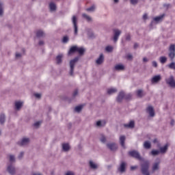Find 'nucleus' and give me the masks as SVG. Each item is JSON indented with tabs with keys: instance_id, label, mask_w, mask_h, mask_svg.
Returning <instances> with one entry per match:
<instances>
[{
	"instance_id": "9",
	"label": "nucleus",
	"mask_w": 175,
	"mask_h": 175,
	"mask_svg": "<svg viewBox=\"0 0 175 175\" xmlns=\"http://www.w3.org/2000/svg\"><path fill=\"white\" fill-rule=\"evenodd\" d=\"M29 138L28 137H23L21 139V141L18 142V146H21L22 147H25V146H28L29 144Z\"/></svg>"
},
{
	"instance_id": "23",
	"label": "nucleus",
	"mask_w": 175,
	"mask_h": 175,
	"mask_svg": "<svg viewBox=\"0 0 175 175\" xmlns=\"http://www.w3.org/2000/svg\"><path fill=\"white\" fill-rule=\"evenodd\" d=\"M115 70L120 71V70H124L125 69V66H124L122 64H116L114 66Z\"/></svg>"
},
{
	"instance_id": "6",
	"label": "nucleus",
	"mask_w": 175,
	"mask_h": 175,
	"mask_svg": "<svg viewBox=\"0 0 175 175\" xmlns=\"http://www.w3.org/2000/svg\"><path fill=\"white\" fill-rule=\"evenodd\" d=\"M72 23L74 28V33L75 35H77L79 27H77V17L76 16H72Z\"/></svg>"
},
{
	"instance_id": "52",
	"label": "nucleus",
	"mask_w": 175,
	"mask_h": 175,
	"mask_svg": "<svg viewBox=\"0 0 175 175\" xmlns=\"http://www.w3.org/2000/svg\"><path fill=\"white\" fill-rule=\"evenodd\" d=\"M65 175H75V173L73 172V171H67Z\"/></svg>"
},
{
	"instance_id": "25",
	"label": "nucleus",
	"mask_w": 175,
	"mask_h": 175,
	"mask_svg": "<svg viewBox=\"0 0 175 175\" xmlns=\"http://www.w3.org/2000/svg\"><path fill=\"white\" fill-rule=\"evenodd\" d=\"M82 17H83V18L86 20V21H88V23H91L92 21V18L91 16H90L89 15H88L87 14H83Z\"/></svg>"
},
{
	"instance_id": "17",
	"label": "nucleus",
	"mask_w": 175,
	"mask_h": 175,
	"mask_svg": "<svg viewBox=\"0 0 175 175\" xmlns=\"http://www.w3.org/2000/svg\"><path fill=\"white\" fill-rule=\"evenodd\" d=\"M129 155H131V157H133V158H136L137 159H142L140 154L136 150L129 152Z\"/></svg>"
},
{
	"instance_id": "27",
	"label": "nucleus",
	"mask_w": 175,
	"mask_h": 175,
	"mask_svg": "<svg viewBox=\"0 0 175 175\" xmlns=\"http://www.w3.org/2000/svg\"><path fill=\"white\" fill-rule=\"evenodd\" d=\"M62 58H64L63 54H60V55H57L56 57L57 64H62Z\"/></svg>"
},
{
	"instance_id": "62",
	"label": "nucleus",
	"mask_w": 175,
	"mask_h": 175,
	"mask_svg": "<svg viewBox=\"0 0 175 175\" xmlns=\"http://www.w3.org/2000/svg\"><path fill=\"white\" fill-rule=\"evenodd\" d=\"M136 169V167H131V170H135Z\"/></svg>"
},
{
	"instance_id": "44",
	"label": "nucleus",
	"mask_w": 175,
	"mask_h": 175,
	"mask_svg": "<svg viewBox=\"0 0 175 175\" xmlns=\"http://www.w3.org/2000/svg\"><path fill=\"white\" fill-rule=\"evenodd\" d=\"M5 122V115L2 114L0 116V124Z\"/></svg>"
},
{
	"instance_id": "15",
	"label": "nucleus",
	"mask_w": 175,
	"mask_h": 175,
	"mask_svg": "<svg viewBox=\"0 0 175 175\" xmlns=\"http://www.w3.org/2000/svg\"><path fill=\"white\" fill-rule=\"evenodd\" d=\"M169 148V144H166L163 146L159 148L160 154H166Z\"/></svg>"
},
{
	"instance_id": "54",
	"label": "nucleus",
	"mask_w": 175,
	"mask_h": 175,
	"mask_svg": "<svg viewBox=\"0 0 175 175\" xmlns=\"http://www.w3.org/2000/svg\"><path fill=\"white\" fill-rule=\"evenodd\" d=\"M79 94V91L78 90H75L73 92V96H77V95Z\"/></svg>"
},
{
	"instance_id": "5",
	"label": "nucleus",
	"mask_w": 175,
	"mask_h": 175,
	"mask_svg": "<svg viewBox=\"0 0 175 175\" xmlns=\"http://www.w3.org/2000/svg\"><path fill=\"white\" fill-rule=\"evenodd\" d=\"M161 80H162V76L161 75H157L152 77L150 82L152 84L155 85L159 83Z\"/></svg>"
},
{
	"instance_id": "57",
	"label": "nucleus",
	"mask_w": 175,
	"mask_h": 175,
	"mask_svg": "<svg viewBox=\"0 0 175 175\" xmlns=\"http://www.w3.org/2000/svg\"><path fill=\"white\" fill-rule=\"evenodd\" d=\"M39 46H43L44 44V42L43 40H40L38 42Z\"/></svg>"
},
{
	"instance_id": "58",
	"label": "nucleus",
	"mask_w": 175,
	"mask_h": 175,
	"mask_svg": "<svg viewBox=\"0 0 175 175\" xmlns=\"http://www.w3.org/2000/svg\"><path fill=\"white\" fill-rule=\"evenodd\" d=\"M143 61H144V62H148V59H147V57H144V58H143Z\"/></svg>"
},
{
	"instance_id": "22",
	"label": "nucleus",
	"mask_w": 175,
	"mask_h": 175,
	"mask_svg": "<svg viewBox=\"0 0 175 175\" xmlns=\"http://www.w3.org/2000/svg\"><path fill=\"white\" fill-rule=\"evenodd\" d=\"M126 167V163H125L124 162H122L118 168V170L119 172H120V173H124V172H125Z\"/></svg>"
},
{
	"instance_id": "14",
	"label": "nucleus",
	"mask_w": 175,
	"mask_h": 175,
	"mask_svg": "<svg viewBox=\"0 0 175 175\" xmlns=\"http://www.w3.org/2000/svg\"><path fill=\"white\" fill-rule=\"evenodd\" d=\"M161 164V160L157 159V161L153 163L152 165V172H157V170H159V165Z\"/></svg>"
},
{
	"instance_id": "31",
	"label": "nucleus",
	"mask_w": 175,
	"mask_h": 175,
	"mask_svg": "<svg viewBox=\"0 0 175 175\" xmlns=\"http://www.w3.org/2000/svg\"><path fill=\"white\" fill-rule=\"evenodd\" d=\"M36 36L37 38H43L44 36V32L42 30H38L36 31Z\"/></svg>"
},
{
	"instance_id": "45",
	"label": "nucleus",
	"mask_w": 175,
	"mask_h": 175,
	"mask_svg": "<svg viewBox=\"0 0 175 175\" xmlns=\"http://www.w3.org/2000/svg\"><path fill=\"white\" fill-rule=\"evenodd\" d=\"M15 57H16V59H19V58H21L23 57V53L16 52L15 54Z\"/></svg>"
},
{
	"instance_id": "47",
	"label": "nucleus",
	"mask_w": 175,
	"mask_h": 175,
	"mask_svg": "<svg viewBox=\"0 0 175 175\" xmlns=\"http://www.w3.org/2000/svg\"><path fill=\"white\" fill-rule=\"evenodd\" d=\"M33 96L35 98H36V99H40V98H42V94L40 93H35Z\"/></svg>"
},
{
	"instance_id": "42",
	"label": "nucleus",
	"mask_w": 175,
	"mask_h": 175,
	"mask_svg": "<svg viewBox=\"0 0 175 175\" xmlns=\"http://www.w3.org/2000/svg\"><path fill=\"white\" fill-rule=\"evenodd\" d=\"M166 61H167V58H166V57H160V62L161 64H165V62H166Z\"/></svg>"
},
{
	"instance_id": "56",
	"label": "nucleus",
	"mask_w": 175,
	"mask_h": 175,
	"mask_svg": "<svg viewBox=\"0 0 175 175\" xmlns=\"http://www.w3.org/2000/svg\"><path fill=\"white\" fill-rule=\"evenodd\" d=\"M147 18H148V16L147 15V14H145L143 15V20H147Z\"/></svg>"
},
{
	"instance_id": "55",
	"label": "nucleus",
	"mask_w": 175,
	"mask_h": 175,
	"mask_svg": "<svg viewBox=\"0 0 175 175\" xmlns=\"http://www.w3.org/2000/svg\"><path fill=\"white\" fill-rule=\"evenodd\" d=\"M126 58H127V59H132V58H133V57L132 56V55L129 54L126 55Z\"/></svg>"
},
{
	"instance_id": "18",
	"label": "nucleus",
	"mask_w": 175,
	"mask_h": 175,
	"mask_svg": "<svg viewBox=\"0 0 175 175\" xmlns=\"http://www.w3.org/2000/svg\"><path fill=\"white\" fill-rule=\"evenodd\" d=\"M106 125V120H98L96 122V126L98 128H102Z\"/></svg>"
},
{
	"instance_id": "24",
	"label": "nucleus",
	"mask_w": 175,
	"mask_h": 175,
	"mask_svg": "<svg viewBox=\"0 0 175 175\" xmlns=\"http://www.w3.org/2000/svg\"><path fill=\"white\" fill-rule=\"evenodd\" d=\"M163 17H165V14H163L162 15H160L159 16H156L153 18V21H155V23H161L162 20H163Z\"/></svg>"
},
{
	"instance_id": "53",
	"label": "nucleus",
	"mask_w": 175,
	"mask_h": 175,
	"mask_svg": "<svg viewBox=\"0 0 175 175\" xmlns=\"http://www.w3.org/2000/svg\"><path fill=\"white\" fill-rule=\"evenodd\" d=\"M152 66H154V68H157L158 67V63H157V62H155V61H153L152 62Z\"/></svg>"
},
{
	"instance_id": "51",
	"label": "nucleus",
	"mask_w": 175,
	"mask_h": 175,
	"mask_svg": "<svg viewBox=\"0 0 175 175\" xmlns=\"http://www.w3.org/2000/svg\"><path fill=\"white\" fill-rule=\"evenodd\" d=\"M24 157V152H21L18 156V159H21Z\"/></svg>"
},
{
	"instance_id": "60",
	"label": "nucleus",
	"mask_w": 175,
	"mask_h": 175,
	"mask_svg": "<svg viewBox=\"0 0 175 175\" xmlns=\"http://www.w3.org/2000/svg\"><path fill=\"white\" fill-rule=\"evenodd\" d=\"M153 143H158V139H154V140H153Z\"/></svg>"
},
{
	"instance_id": "49",
	"label": "nucleus",
	"mask_w": 175,
	"mask_h": 175,
	"mask_svg": "<svg viewBox=\"0 0 175 175\" xmlns=\"http://www.w3.org/2000/svg\"><path fill=\"white\" fill-rule=\"evenodd\" d=\"M87 12H94V10H95V6H92L89 8H87Z\"/></svg>"
},
{
	"instance_id": "12",
	"label": "nucleus",
	"mask_w": 175,
	"mask_h": 175,
	"mask_svg": "<svg viewBox=\"0 0 175 175\" xmlns=\"http://www.w3.org/2000/svg\"><path fill=\"white\" fill-rule=\"evenodd\" d=\"M62 150L64 152H68V151H70V144L68 143H63L62 144Z\"/></svg>"
},
{
	"instance_id": "50",
	"label": "nucleus",
	"mask_w": 175,
	"mask_h": 175,
	"mask_svg": "<svg viewBox=\"0 0 175 175\" xmlns=\"http://www.w3.org/2000/svg\"><path fill=\"white\" fill-rule=\"evenodd\" d=\"M131 5H137V2H139V0H130Z\"/></svg>"
},
{
	"instance_id": "10",
	"label": "nucleus",
	"mask_w": 175,
	"mask_h": 175,
	"mask_svg": "<svg viewBox=\"0 0 175 175\" xmlns=\"http://www.w3.org/2000/svg\"><path fill=\"white\" fill-rule=\"evenodd\" d=\"M88 165L90 169H92V170H96L99 168V164L92 160L89 161Z\"/></svg>"
},
{
	"instance_id": "4",
	"label": "nucleus",
	"mask_w": 175,
	"mask_h": 175,
	"mask_svg": "<svg viewBox=\"0 0 175 175\" xmlns=\"http://www.w3.org/2000/svg\"><path fill=\"white\" fill-rule=\"evenodd\" d=\"M23 106H24V101L23 100H16L14 102V109L15 111H20L21 109H23Z\"/></svg>"
},
{
	"instance_id": "1",
	"label": "nucleus",
	"mask_w": 175,
	"mask_h": 175,
	"mask_svg": "<svg viewBox=\"0 0 175 175\" xmlns=\"http://www.w3.org/2000/svg\"><path fill=\"white\" fill-rule=\"evenodd\" d=\"M79 61V57H77L70 61V75L73 76V73L75 72V66L77 62Z\"/></svg>"
},
{
	"instance_id": "43",
	"label": "nucleus",
	"mask_w": 175,
	"mask_h": 175,
	"mask_svg": "<svg viewBox=\"0 0 175 175\" xmlns=\"http://www.w3.org/2000/svg\"><path fill=\"white\" fill-rule=\"evenodd\" d=\"M3 15V4L2 3H0V16Z\"/></svg>"
},
{
	"instance_id": "7",
	"label": "nucleus",
	"mask_w": 175,
	"mask_h": 175,
	"mask_svg": "<svg viewBox=\"0 0 175 175\" xmlns=\"http://www.w3.org/2000/svg\"><path fill=\"white\" fill-rule=\"evenodd\" d=\"M165 82L168 84V85H170V87H172V88H175V80L173 75H171L170 77L167 78L165 79Z\"/></svg>"
},
{
	"instance_id": "28",
	"label": "nucleus",
	"mask_w": 175,
	"mask_h": 175,
	"mask_svg": "<svg viewBox=\"0 0 175 175\" xmlns=\"http://www.w3.org/2000/svg\"><path fill=\"white\" fill-rule=\"evenodd\" d=\"M117 92V90L115 88H110L107 90V94L109 95H113V94H116Z\"/></svg>"
},
{
	"instance_id": "16",
	"label": "nucleus",
	"mask_w": 175,
	"mask_h": 175,
	"mask_svg": "<svg viewBox=\"0 0 175 175\" xmlns=\"http://www.w3.org/2000/svg\"><path fill=\"white\" fill-rule=\"evenodd\" d=\"M7 172H8V173H10L11 175L15 174L16 168L14 167V166H13V165H9L7 167Z\"/></svg>"
},
{
	"instance_id": "8",
	"label": "nucleus",
	"mask_w": 175,
	"mask_h": 175,
	"mask_svg": "<svg viewBox=\"0 0 175 175\" xmlns=\"http://www.w3.org/2000/svg\"><path fill=\"white\" fill-rule=\"evenodd\" d=\"M122 33V31L118 29H113V40L116 43L117 40H118V38H120V35Z\"/></svg>"
},
{
	"instance_id": "40",
	"label": "nucleus",
	"mask_w": 175,
	"mask_h": 175,
	"mask_svg": "<svg viewBox=\"0 0 175 175\" xmlns=\"http://www.w3.org/2000/svg\"><path fill=\"white\" fill-rule=\"evenodd\" d=\"M83 109V107L81 105H79L75 108V110L77 113H80V111Z\"/></svg>"
},
{
	"instance_id": "2",
	"label": "nucleus",
	"mask_w": 175,
	"mask_h": 175,
	"mask_svg": "<svg viewBox=\"0 0 175 175\" xmlns=\"http://www.w3.org/2000/svg\"><path fill=\"white\" fill-rule=\"evenodd\" d=\"M150 166V163L148 161H145L142 165V172L144 175H150L148 172V167Z\"/></svg>"
},
{
	"instance_id": "11",
	"label": "nucleus",
	"mask_w": 175,
	"mask_h": 175,
	"mask_svg": "<svg viewBox=\"0 0 175 175\" xmlns=\"http://www.w3.org/2000/svg\"><path fill=\"white\" fill-rule=\"evenodd\" d=\"M146 113L150 117H154L155 116V111H154V108L152 106H148L147 107Z\"/></svg>"
},
{
	"instance_id": "41",
	"label": "nucleus",
	"mask_w": 175,
	"mask_h": 175,
	"mask_svg": "<svg viewBox=\"0 0 175 175\" xmlns=\"http://www.w3.org/2000/svg\"><path fill=\"white\" fill-rule=\"evenodd\" d=\"M137 96L139 97V98H142V96H143V90H139L137 91Z\"/></svg>"
},
{
	"instance_id": "32",
	"label": "nucleus",
	"mask_w": 175,
	"mask_h": 175,
	"mask_svg": "<svg viewBox=\"0 0 175 175\" xmlns=\"http://www.w3.org/2000/svg\"><path fill=\"white\" fill-rule=\"evenodd\" d=\"M144 148H146V149H150L151 148V142H148V141H146L144 143Z\"/></svg>"
},
{
	"instance_id": "19",
	"label": "nucleus",
	"mask_w": 175,
	"mask_h": 175,
	"mask_svg": "<svg viewBox=\"0 0 175 175\" xmlns=\"http://www.w3.org/2000/svg\"><path fill=\"white\" fill-rule=\"evenodd\" d=\"M124 98H125V93H124V92H120L118 95L116 100L117 102H122Z\"/></svg>"
},
{
	"instance_id": "3",
	"label": "nucleus",
	"mask_w": 175,
	"mask_h": 175,
	"mask_svg": "<svg viewBox=\"0 0 175 175\" xmlns=\"http://www.w3.org/2000/svg\"><path fill=\"white\" fill-rule=\"evenodd\" d=\"M168 57L170 59H174L175 57V45L171 44L168 49Z\"/></svg>"
},
{
	"instance_id": "21",
	"label": "nucleus",
	"mask_w": 175,
	"mask_h": 175,
	"mask_svg": "<svg viewBox=\"0 0 175 175\" xmlns=\"http://www.w3.org/2000/svg\"><path fill=\"white\" fill-rule=\"evenodd\" d=\"M107 146L108 147V148H109V150H111V151H114L118 148L117 144L114 143L107 144Z\"/></svg>"
},
{
	"instance_id": "20",
	"label": "nucleus",
	"mask_w": 175,
	"mask_h": 175,
	"mask_svg": "<svg viewBox=\"0 0 175 175\" xmlns=\"http://www.w3.org/2000/svg\"><path fill=\"white\" fill-rule=\"evenodd\" d=\"M126 137H125V135H120L119 140H120V143L122 146V147L123 148H125V140H126Z\"/></svg>"
},
{
	"instance_id": "34",
	"label": "nucleus",
	"mask_w": 175,
	"mask_h": 175,
	"mask_svg": "<svg viewBox=\"0 0 175 175\" xmlns=\"http://www.w3.org/2000/svg\"><path fill=\"white\" fill-rule=\"evenodd\" d=\"M113 50V48L112 46H107L105 47V51H107V53H111Z\"/></svg>"
},
{
	"instance_id": "59",
	"label": "nucleus",
	"mask_w": 175,
	"mask_h": 175,
	"mask_svg": "<svg viewBox=\"0 0 175 175\" xmlns=\"http://www.w3.org/2000/svg\"><path fill=\"white\" fill-rule=\"evenodd\" d=\"M114 3H118V2L120 1V0H113Z\"/></svg>"
},
{
	"instance_id": "48",
	"label": "nucleus",
	"mask_w": 175,
	"mask_h": 175,
	"mask_svg": "<svg viewBox=\"0 0 175 175\" xmlns=\"http://www.w3.org/2000/svg\"><path fill=\"white\" fill-rule=\"evenodd\" d=\"M125 39H126V42H129V40H131V34H129V33L126 34Z\"/></svg>"
},
{
	"instance_id": "30",
	"label": "nucleus",
	"mask_w": 175,
	"mask_h": 175,
	"mask_svg": "<svg viewBox=\"0 0 175 175\" xmlns=\"http://www.w3.org/2000/svg\"><path fill=\"white\" fill-rule=\"evenodd\" d=\"M77 46H76L71 47L68 51V55H72V54H73L74 53H76V51H77Z\"/></svg>"
},
{
	"instance_id": "64",
	"label": "nucleus",
	"mask_w": 175,
	"mask_h": 175,
	"mask_svg": "<svg viewBox=\"0 0 175 175\" xmlns=\"http://www.w3.org/2000/svg\"><path fill=\"white\" fill-rule=\"evenodd\" d=\"M137 44H135V47H137Z\"/></svg>"
},
{
	"instance_id": "37",
	"label": "nucleus",
	"mask_w": 175,
	"mask_h": 175,
	"mask_svg": "<svg viewBox=\"0 0 175 175\" xmlns=\"http://www.w3.org/2000/svg\"><path fill=\"white\" fill-rule=\"evenodd\" d=\"M41 124H42L41 121H37V122H34L33 127L34 128H39Z\"/></svg>"
},
{
	"instance_id": "38",
	"label": "nucleus",
	"mask_w": 175,
	"mask_h": 175,
	"mask_svg": "<svg viewBox=\"0 0 175 175\" xmlns=\"http://www.w3.org/2000/svg\"><path fill=\"white\" fill-rule=\"evenodd\" d=\"M100 142H101V143H106V137H105L103 135H100Z\"/></svg>"
},
{
	"instance_id": "61",
	"label": "nucleus",
	"mask_w": 175,
	"mask_h": 175,
	"mask_svg": "<svg viewBox=\"0 0 175 175\" xmlns=\"http://www.w3.org/2000/svg\"><path fill=\"white\" fill-rule=\"evenodd\" d=\"M171 125H174V120H172Z\"/></svg>"
},
{
	"instance_id": "29",
	"label": "nucleus",
	"mask_w": 175,
	"mask_h": 175,
	"mask_svg": "<svg viewBox=\"0 0 175 175\" xmlns=\"http://www.w3.org/2000/svg\"><path fill=\"white\" fill-rule=\"evenodd\" d=\"M49 9L51 12H54L57 9V5H55V3L51 2L49 3Z\"/></svg>"
},
{
	"instance_id": "13",
	"label": "nucleus",
	"mask_w": 175,
	"mask_h": 175,
	"mask_svg": "<svg viewBox=\"0 0 175 175\" xmlns=\"http://www.w3.org/2000/svg\"><path fill=\"white\" fill-rule=\"evenodd\" d=\"M105 61V55L103 53L100 54L99 57L96 60V64L97 65H102Z\"/></svg>"
},
{
	"instance_id": "39",
	"label": "nucleus",
	"mask_w": 175,
	"mask_h": 175,
	"mask_svg": "<svg viewBox=\"0 0 175 175\" xmlns=\"http://www.w3.org/2000/svg\"><path fill=\"white\" fill-rule=\"evenodd\" d=\"M69 42V37L68 36H65L63 37L62 42L63 43H68Z\"/></svg>"
},
{
	"instance_id": "26",
	"label": "nucleus",
	"mask_w": 175,
	"mask_h": 175,
	"mask_svg": "<svg viewBox=\"0 0 175 175\" xmlns=\"http://www.w3.org/2000/svg\"><path fill=\"white\" fill-rule=\"evenodd\" d=\"M124 127L129 129L135 128V122L133 120L130 121L129 123L124 124Z\"/></svg>"
},
{
	"instance_id": "46",
	"label": "nucleus",
	"mask_w": 175,
	"mask_h": 175,
	"mask_svg": "<svg viewBox=\"0 0 175 175\" xmlns=\"http://www.w3.org/2000/svg\"><path fill=\"white\" fill-rule=\"evenodd\" d=\"M168 67L170 68V69H173L174 70H175V63L172 62V63L168 65Z\"/></svg>"
},
{
	"instance_id": "63",
	"label": "nucleus",
	"mask_w": 175,
	"mask_h": 175,
	"mask_svg": "<svg viewBox=\"0 0 175 175\" xmlns=\"http://www.w3.org/2000/svg\"><path fill=\"white\" fill-rule=\"evenodd\" d=\"M92 33V36H90V38H92V36H94V33Z\"/></svg>"
},
{
	"instance_id": "35",
	"label": "nucleus",
	"mask_w": 175,
	"mask_h": 175,
	"mask_svg": "<svg viewBox=\"0 0 175 175\" xmlns=\"http://www.w3.org/2000/svg\"><path fill=\"white\" fill-rule=\"evenodd\" d=\"M150 154H151L152 155H154V156H155V155H159V154H161V152H160L159 150H152L151 151Z\"/></svg>"
},
{
	"instance_id": "36",
	"label": "nucleus",
	"mask_w": 175,
	"mask_h": 175,
	"mask_svg": "<svg viewBox=\"0 0 175 175\" xmlns=\"http://www.w3.org/2000/svg\"><path fill=\"white\" fill-rule=\"evenodd\" d=\"M8 157L10 159V162H14L16 161V157H14V155L13 154H10Z\"/></svg>"
},
{
	"instance_id": "33",
	"label": "nucleus",
	"mask_w": 175,
	"mask_h": 175,
	"mask_svg": "<svg viewBox=\"0 0 175 175\" xmlns=\"http://www.w3.org/2000/svg\"><path fill=\"white\" fill-rule=\"evenodd\" d=\"M77 51L79 54H84V52L85 51V50L83 48L77 46Z\"/></svg>"
}]
</instances>
